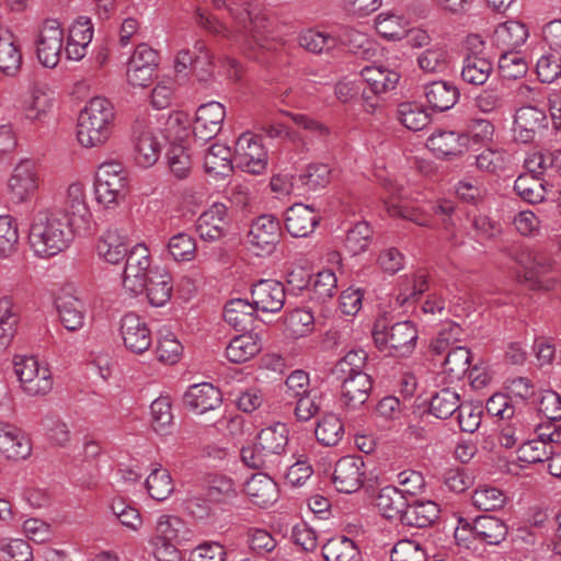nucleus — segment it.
Here are the masks:
<instances>
[{
  "label": "nucleus",
  "mask_w": 561,
  "mask_h": 561,
  "mask_svg": "<svg viewBox=\"0 0 561 561\" xmlns=\"http://www.w3.org/2000/svg\"><path fill=\"white\" fill-rule=\"evenodd\" d=\"M314 434L323 446H336L344 436V426L335 414L329 413L318 422Z\"/></svg>",
  "instance_id": "864d4df0"
},
{
  "label": "nucleus",
  "mask_w": 561,
  "mask_h": 561,
  "mask_svg": "<svg viewBox=\"0 0 561 561\" xmlns=\"http://www.w3.org/2000/svg\"><path fill=\"white\" fill-rule=\"evenodd\" d=\"M280 234L278 219L273 215H262L252 221L247 242L256 255L270 254L279 242Z\"/></svg>",
  "instance_id": "f8f14e48"
},
{
  "label": "nucleus",
  "mask_w": 561,
  "mask_h": 561,
  "mask_svg": "<svg viewBox=\"0 0 561 561\" xmlns=\"http://www.w3.org/2000/svg\"><path fill=\"white\" fill-rule=\"evenodd\" d=\"M424 546L412 539H401L391 549V561H427Z\"/></svg>",
  "instance_id": "338daca9"
},
{
  "label": "nucleus",
  "mask_w": 561,
  "mask_h": 561,
  "mask_svg": "<svg viewBox=\"0 0 561 561\" xmlns=\"http://www.w3.org/2000/svg\"><path fill=\"white\" fill-rule=\"evenodd\" d=\"M147 298L151 306L162 307L172 296L171 276L167 273L151 276L145 287Z\"/></svg>",
  "instance_id": "6e6d98bb"
},
{
  "label": "nucleus",
  "mask_w": 561,
  "mask_h": 561,
  "mask_svg": "<svg viewBox=\"0 0 561 561\" xmlns=\"http://www.w3.org/2000/svg\"><path fill=\"white\" fill-rule=\"evenodd\" d=\"M256 309L245 299L234 298L228 301L224 310L225 321L236 330H245L252 324Z\"/></svg>",
  "instance_id": "c03bdc74"
},
{
  "label": "nucleus",
  "mask_w": 561,
  "mask_h": 561,
  "mask_svg": "<svg viewBox=\"0 0 561 561\" xmlns=\"http://www.w3.org/2000/svg\"><path fill=\"white\" fill-rule=\"evenodd\" d=\"M14 374L22 391L30 397H43L53 389L54 381L49 367L35 356L16 355Z\"/></svg>",
  "instance_id": "6e6552de"
},
{
  "label": "nucleus",
  "mask_w": 561,
  "mask_h": 561,
  "mask_svg": "<svg viewBox=\"0 0 561 561\" xmlns=\"http://www.w3.org/2000/svg\"><path fill=\"white\" fill-rule=\"evenodd\" d=\"M150 412L153 431L161 436L168 435L173 424L170 399L168 397L157 398L150 405Z\"/></svg>",
  "instance_id": "13d9d810"
},
{
  "label": "nucleus",
  "mask_w": 561,
  "mask_h": 561,
  "mask_svg": "<svg viewBox=\"0 0 561 561\" xmlns=\"http://www.w3.org/2000/svg\"><path fill=\"white\" fill-rule=\"evenodd\" d=\"M31 451V440L21 430L0 421V456L19 461L26 459Z\"/></svg>",
  "instance_id": "5701e85b"
},
{
  "label": "nucleus",
  "mask_w": 561,
  "mask_h": 561,
  "mask_svg": "<svg viewBox=\"0 0 561 561\" xmlns=\"http://www.w3.org/2000/svg\"><path fill=\"white\" fill-rule=\"evenodd\" d=\"M549 130V118L543 108L536 104L518 107L513 119L514 139L522 144L541 141Z\"/></svg>",
  "instance_id": "9d476101"
},
{
  "label": "nucleus",
  "mask_w": 561,
  "mask_h": 561,
  "mask_svg": "<svg viewBox=\"0 0 561 561\" xmlns=\"http://www.w3.org/2000/svg\"><path fill=\"white\" fill-rule=\"evenodd\" d=\"M114 122L113 104L105 98H92L78 117V142L84 148L103 146L112 136Z\"/></svg>",
  "instance_id": "f257e3e1"
},
{
  "label": "nucleus",
  "mask_w": 561,
  "mask_h": 561,
  "mask_svg": "<svg viewBox=\"0 0 561 561\" xmlns=\"http://www.w3.org/2000/svg\"><path fill=\"white\" fill-rule=\"evenodd\" d=\"M430 288V275L424 270L403 275L399 283V294L397 300L403 305L410 300L417 299Z\"/></svg>",
  "instance_id": "37998d69"
},
{
  "label": "nucleus",
  "mask_w": 561,
  "mask_h": 561,
  "mask_svg": "<svg viewBox=\"0 0 561 561\" xmlns=\"http://www.w3.org/2000/svg\"><path fill=\"white\" fill-rule=\"evenodd\" d=\"M204 168L208 174L227 176L232 171V152L222 144H213L204 156Z\"/></svg>",
  "instance_id": "a19ab883"
},
{
  "label": "nucleus",
  "mask_w": 561,
  "mask_h": 561,
  "mask_svg": "<svg viewBox=\"0 0 561 561\" xmlns=\"http://www.w3.org/2000/svg\"><path fill=\"white\" fill-rule=\"evenodd\" d=\"M168 141L157 116L144 115L133 125L135 162L141 168H150L159 160Z\"/></svg>",
  "instance_id": "7ed1b4c3"
},
{
  "label": "nucleus",
  "mask_w": 561,
  "mask_h": 561,
  "mask_svg": "<svg viewBox=\"0 0 561 561\" xmlns=\"http://www.w3.org/2000/svg\"><path fill=\"white\" fill-rule=\"evenodd\" d=\"M127 192V171L118 161L101 163L95 173V199L105 208L117 206Z\"/></svg>",
  "instance_id": "0eeeda50"
},
{
  "label": "nucleus",
  "mask_w": 561,
  "mask_h": 561,
  "mask_svg": "<svg viewBox=\"0 0 561 561\" xmlns=\"http://www.w3.org/2000/svg\"><path fill=\"white\" fill-rule=\"evenodd\" d=\"M125 347L135 354H142L152 343L151 331L144 319L134 312L126 313L119 325Z\"/></svg>",
  "instance_id": "f3484780"
},
{
  "label": "nucleus",
  "mask_w": 561,
  "mask_h": 561,
  "mask_svg": "<svg viewBox=\"0 0 561 561\" xmlns=\"http://www.w3.org/2000/svg\"><path fill=\"white\" fill-rule=\"evenodd\" d=\"M332 176V169L327 163L314 162L306 167L299 180L310 191L325 187Z\"/></svg>",
  "instance_id": "69168bd1"
},
{
  "label": "nucleus",
  "mask_w": 561,
  "mask_h": 561,
  "mask_svg": "<svg viewBox=\"0 0 561 561\" xmlns=\"http://www.w3.org/2000/svg\"><path fill=\"white\" fill-rule=\"evenodd\" d=\"M285 325L289 336L299 339L312 332L314 318L309 310L295 309L287 314Z\"/></svg>",
  "instance_id": "e2e57ef3"
},
{
  "label": "nucleus",
  "mask_w": 561,
  "mask_h": 561,
  "mask_svg": "<svg viewBox=\"0 0 561 561\" xmlns=\"http://www.w3.org/2000/svg\"><path fill=\"white\" fill-rule=\"evenodd\" d=\"M506 535L507 526L505 523L493 516H480L473 523L460 518L455 529V539L459 545L466 547H469L470 538L485 545L496 546L506 538Z\"/></svg>",
  "instance_id": "1a4fd4ad"
},
{
  "label": "nucleus",
  "mask_w": 561,
  "mask_h": 561,
  "mask_svg": "<svg viewBox=\"0 0 561 561\" xmlns=\"http://www.w3.org/2000/svg\"><path fill=\"white\" fill-rule=\"evenodd\" d=\"M325 561H362V553L354 540L340 536L331 538L322 547Z\"/></svg>",
  "instance_id": "79ce46f5"
},
{
  "label": "nucleus",
  "mask_w": 561,
  "mask_h": 561,
  "mask_svg": "<svg viewBox=\"0 0 561 561\" xmlns=\"http://www.w3.org/2000/svg\"><path fill=\"white\" fill-rule=\"evenodd\" d=\"M64 45V31L59 21L48 19L41 27L36 43V54L39 62L47 68L58 65Z\"/></svg>",
  "instance_id": "4468645a"
},
{
  "label": "nucleus",
  "mask_w": 561,
  "mask_h": 561,
  "mask_svg": "<svg viewBox=\"0 0 561 561\" xmlns=\"http://www.w3.org/2000/svg\"><path fill=\"white\" fill-rule=\"evenodd\" d=\"M197 251L195 238L186 232H179L170 238L168 252L176 262H191L195 259Z\"/></svg>",
  "instance_id": "4d7b16f0"
},
{
  "label": "nucleus",
  "mask_w": 561,
  "mask_h": 561,
  "mask_svg": "<svg viewBox=\"0 0 561 561\" xmlns=\"http://www.w3.org/2000/svg\"><path fill=\"white\" fill-rule=\"evenodd\" d=\"M171 172L178 179H185L192 169V159L188 149L182 144H172L167 153Z\"/></svg>",
  "instance_id": "774afa93"
},
{
  "label": "nucleus",
  "mask_w": 561,
  "mask_h": 561,
  "mask_svg": "<svg viewBox=\"0 0 561 561\" xmlns=\"http://www.w3.org/2000/svg\"><path fill=\"white\" fill-rule=\"evenodd\" d=\"M127 236L118 228L105 230L96 245L99 255L111 264H117L127 256Z\"/></svg>",
  "instance_id": "2f4dec72"
},
{
  "label": "nucleus",
  "mask_w": 561,
  "mask_h": 561,
  "mask_svg": "<svg viewBox=\"0 0 561 561\" xmlns=\"http://www.w3.org/2000/svg\"><path fill=\"white\" fill-rule=\"evenodd\" d=\"M145 484L149 495L159 502L167 500L175 488L171 473L162 466L151 470Z\"/></svg>",
  "instance_id": "09e8293b"
},
{
  "label": "nucleus",
  "mask_w": 561,
  "mask_h": 561,
  "mask_svg": "<svg viewBox=\"0 0 561 561\" xmlns=\"http://www.w3.org/2000/svg\"><path fill=\"white\" fill-rule=\"evenodd\" d=\"M151 259L149 249L139 243L126 256L123 273V288L131 295L144 293L150 272Z\"/></svg>",
  "instance_id": "9b49d317"
},
{
  "label": "nucleus",
  "mask_w": 561,
  "mask_h": 561,
  "mask_svg": "<svg viewBox=\"0 0 561 561\" xmlns=\"http://www.w3.org/2000/svg\"><path fill=\"white\" fill-rule=\"evenodd\" d=\"M531 425L526 424L520 415H517L505 424L497 436L499 444L504 448L520 446L528 438Z\"/></svg>",
  "instance_id": "3c124183"
},
{
  "label": "nucleus",
  "mask_w": 561,
  "mask_h": 561,
  "mask_svg": "<svg viewBox=\"0 0 561 561\" xmlns=\"http://www.w3.org/2000/svg\"><path fill=\"white\" fill-rule=\"evenodd\" d=\"M225 117L226 110L221 103L211 101L201 105L193 125L195 138L202 141L213 139L220 131Z\"/></svg>",
  "instance_id": "aec40b11"
},
{
  "label": "nucleus",
  "mask_w": 561,
  "mask_h": 561,
  "mask_svg": "<svg viewBox=\"0 0 561 561\" xmlns=\"http://www.w3.org/2000/svg\"><path fill=\"white\" fill-rule=\"evenodd\" d=\"M439 516V507L433 501L409 500L407 510L402 515V524L423 528L432 525Z\"/></svg>",
  "instance_id": "58836bf2"
},
{
  "label": "nucleus",
  "mask_w": 561,
  "mask_h": 561,
  "mask_svg": "<svg viewBox=\"0 0 561 561\" xmlns=\"http://www.w3.org/2000/svg\"><path fill=\"white\" fill-rule=\"evenodd\" d=\"M383 186L389 193V198L385 201V206L391 217L403 218L422 227L430 226L431 219L427 215L401 201V188L394 182L388 180L383 183Z\"/></svg>",
  "instance_id": "393cba45"
},
{
  "label": "nucleus",
  "mask_w": 561,
  "mask_h": 561,
  "mask_svg": "<svg viewBox=\"0 0 561 561\" xmlns=\"http://www.w3.org/2000/svg\"><path fill=\"white\" fill-rule=\"evenodd\" d=\"M298 44L311 54H329L339 46V38L324 30L310 27L299 33Z\"/></svg>",
  "instance_id": "ea45409f"
},
{
  "label": "nucleus",
  "mask_w": 561,
  "mask_h": 561,
  "mask_svg": "<svg viewBox=\"0 0 561 561\" xmlns=\"http://www.w3.org/2000/svg\"><path fill=\"white\" fill-rule=\"evenodd\" d=\"M234 160L242 171L262 174L267 167V151L255 135L245 133L236 141Z\"/></svg>",
  "instance_id": "ddd939ff"
},
{
  "label": "nucleus",
  "mask_w": 561,
  "mask_h": 561,
  "mask_svg": "<svg viewBox=\"0 0 561 561\" xmlns=\"http://www.w3.org/2000/svg\"><path fill=\"white\" fill-rule=\"evenodd\" d=\"M55 305L65 329L75 332L84 325L87 306L79 297L62 293L57 296Z\"/></svg>",
  "instance_id": "bb28decb"
},
{
  "label": "nucleus",
  "mask_w": 561,
  "mask_h": 561,
  "mask_svg": "<svg viewBox=\"0 0 561 561\" xmlns=\"http://www.w3.org/2000/svg\"><path fill=\"white\" fill-rule=\"evenodd\" d=\"M61 209L69 229L78 236H88L93 228V216L88 203L85 184L76 180L62 194Z\"/></svg>",
  "instance_id": "423d86ee"
},
{
  "label": "nucleus",
  "mask_w": 561,
  "mask_h": 561,
  "mask_svg": "<svg viewBox=\"0 0 561 561\" xmlns=\"http://www.w3.org/2000/svg\"><path fill=\"white\" fill-rule=\"evenodd\" d=\"M424 96L433 110L444 112L457 103L459 91L453 83L434 81L424 87Z\"/></svg>",
  "instance_id": "4c0bfd02"
},
{
  "label": "nucleus",
  "mask_w": 561,
  "mask_h": 561,
  "mask_svg": "<svg viewBox=\"0 0 561 561\" xmlns=\"http://www.w3.org/2000/svg\"><path fill=\"white\" fill-rule=\"evenodd\" d=\"M262 350V340L257 333L248 332L234 336L226 347V357L234 364L245 363Z\"/></svg>",
  "instance_id": "72a5a7b5"
},
{
  "label": "nucleus",
  "mask_w": 561,
  "mask_h": 561,
  "mask_svg": "<svg viewBox=\"0 0 561 561\" xmlns=\"http://www.w3.org/2000/svg\"><path fill=\"white\" fill-rule=\"evenodd\" d=\"M493 71V65L489 57L465 56L462 60L461 78L473 85H482Z\"/></svg>",
  "instance_id": "de8ad7c7"
},
{
  "label": "nucleus",
  "mask_w": 561,
  "mask_h": 561,
  "mask_svg": "<svg viewBox=\"0 0 561 561\" xmlns=\"http://www.w3.org/2000/svg\"><path fill=\"white\" fill-rule=\"evenodd\" d=\"M184 404L196 413L203 414L217 409L221 403L219 389L209 382L191 386L184 394Z\"/></svg>",
  "instance_id": "c756f323"
},
{
  "label": "nucleus",
  "mask_w": 561,
  "mask_h": 561,
  "mask_svg": "<svg viewBox=\"0 0 561 561\" xmlns=\"http://www.w3.org/2000/svg\"><path fill=\"white\" fill-rule=\"evenodd\" d=\"M191 535V529L179 516L160 515L156 520L152 537L157 559L159 561H179L180 551L178 547L190 540Z\"/></svg>",
  "instance_id": "20e7f679"
},
{
  "label": "nucleus",
  "mask_w": 561,
  "mask_h": 561,
  "mask_svg": "<svg viewBox=\"0 0 561 561\" xmlns=\"http://www.w3.org/2000/svg\"><path fill=\"white\" fill-rule=\"evenodd\" d=\"M286 299L285 286L276 279H260L251 287V302L256 311L279 312Z\"/></svg>",
  "instance_id": "dca6fc26"
},
{
  "label": "nucleus",
  "mask_w": 561,
  "mask_h": 561,
  "mask_svg": "<svg viewBox=\"0 0 561 561\" xmlns=\"http://www.w3.org/2000/svg\"><path fill=\"white\" fill-rule=\"evenodd\" d=\"M241 459L249 468L266 469L274 473L282 471L280 461H275L267 453L262 450L257 442L253 446L241 449Z\"/></svg>",
  "instance_id": "052dcab7"
},
{
  "label": "nucleus",
  "mask_w": 561,
  "mask_h": 561,
  "mask_svg": "<svg viewBox=\"0 0 561 561\" xmlns=\"http://www.w3.org/2000/svg\"><path fill=\"white\" fill-rule=\"evenodd\" d=\"M528 38L526 25L519 21H506L499 24L494 31V44L504 50H515L525 44Z\"/></svg>",
  "instance_id": "e433bc0d"
},
{
  "label": "nucleus",
  "mask_w": 561,
  "mask_h": 561,
  "mask_svg": "<svg viewBox=\"0 0 561 561\" xmlns=\"http://www.w3.org/2000/svg\"><path fill=\"white\" fill-rule=\"evenodd\" d=\"M373 339L376 347L390 356L403 357L413 352L417 341V330L411 321H400L388 327L385 320L374 324Z\"/></svg>",
  "instance_id": "39448f33"
},
{
  "label": "nucleus",
  "mask_w": 561,
  "mask_h": 561,
  "mask_svg": "<svg viewBox=\"0 0 561 561\" xmlns=\"http://www.w3.org/2000/svg\"><path fill=\"white\" fill-rule=\"evenodd\" d=\"M375 26L383 38L397 41L407 35L409 22L403 15L389 11L377 15Z\"/></svg>",
  "instance_id": "8fccbe9b"
},
{
  "label": "nucleus",
  "mask_w": 561,
  "mask_h": 561,
  "mask_svg": "<svg viewBox=\"0 0 561 561\" xmlns=\"http://www.w3.org/2000/svg\"><path fill=\"white\" fill-rule=\"evenodd\" d=\"M93 38V24L90 19L81 16L69 28L65 54L70 60H81Z\"/></svg>",
  "instance_id": "a878e982"
},
{
  "label": "nucleus",
  "mask_w": 561,
  "mask_h": 561,
  "mask_svg": "<svg viewBox=\"0 0 561 561\" xmlns=\"http://www.w3.org/2000/svg\"><path fill=\"white\" fill-rule=\"evenodd\" d=\"M229 225L227 207L221 203H215L197 218L196 231L205 241H217L227 233Z\"/></svg>",
  "instance_id": "6ab92c4d"
},
{
  "label": "nucleus",
  "mask_w": 561,
  "mask_h": 561,
  "mask_svg": "<svg viewBox=\"0 0 561 561\" xmlns=\"http://www.w3.org/2000/svg\"><path fill=\"white\" fill-rule=\"evenodd\" d=\"M319 216L314 209L304 204H294L285 213V227L295 238L309 236L316 228Z\"/></svg>",
  "instance_id": "c85d7f7f"
},
{
  "label": "nucleus",
  "mask_w": 561,
  "mask_h": 561,
  "mask_svg": "<svg viewBox=\"0 0 561 561\" xmlns=\"http://www.w3.org/2000/svg\"><path fill=\"white\" fill-rule=\"evenodd\" d=\"M506 500L507 497L503 491L491 485H481L471 495L472 505L484 512L501 510L504 507Z\"/></svg>",
  "instance_id": "5fc2aeb1"
},
{
  "label": "nucleus",
  "mask_w": 561,
  "mask_h": 561,
  "mask_svg": "<svg viewBox=\"0 0 561 561\" xmlns=\"http://www.w3.org/2000/svg\"><path fill=\"white\" fill-rule=\"evenodd\" d=\"M459 394L449 388L437 391L430 401V413L437 419H448L456 413L460 407Z\"/></svg>",
  "instance_id": "603ef678"
},
{
  "label": "nucleus",
  "mask_w": 561,
  "mask_h": 561,
  "mask_svg": "<svg viewBox=\"0 0 561 561\" xmlns=\"http://www.w3.org/2000/svg\"><path fill=\"white\" fill-rule=\"evenodd\" d=\"M18 244L16 221L10 215H0V259H8L15 253Z\"/></svg>",
  "instance_id": "bf43d9fd"
},
{
  "label": "nucleus",
  "mask_w": 561,
  "mask_h": 561,
  "mask_svg": "<svg viewBox=\"0 0 561 561\" xmlns=\"http://www.w3.org/2000/svg\"><path fill=\"white\" fill-rule=\"evenodd\" d=\"M72 234L57 214L41 211L34 216L30 227V248L38 257L48 259L66 250Z\"/></svg>",
  "instance_id": "f03ea898"
},
{
  "label": "nucleus",
  "mask_w": 561,
  "mask_h": 561,
  "mask_svg": "<svg viewBox=\"0 0 561 561\" xmlns=\"http://www.w3.org/2000/svg\"><path fill=\"white\" fill-rule=\"evenodd\" d=\"M426 145L437 157L456 158L469 150V135L439 129L428 137Z\"/></svg>",
  "instance_id": "4be33fe9"
},
{
  "label": "nucleus",
  "mask_w": 561,
  "mask_h": 561,
  "mask_svg": "<svg viewBox=\"0 0 561 561\" xmlns=\"http://www.w3.org/2000/svg\"><path fill=\"white\" fill-rule=\"evenodd\" d=\"M364 461L360 457H342L334 467L333 484L339 492L353 493L364 483Z\"/></svg>",
  "instance_id": "a211bd4d"
},
{
  "label": "nucleus",
  "mask_w": 561,
  "mask_h": 561,
  "mask_svg": "<svg viewBox=\"0 0 561 561\" xmlns=\"http://www.w3.org/2000/svg\"><path fill=\"white\" fill-rule=\"evenodd\" d=\"M38 179L33 161H21L9 179L8 187L11 198L16 203L26 201L37 188Z\"/></svg>",
  "instance_id": "b1692460"
},
{
  "label": "nucleus",
  "mask_w": 561,
  "mask_h": 561,
  "mask_svg": "<svg viewBox=\"0 0 561 561\" xmlns=\"http://www.w3.org/2000/svg\"><path fill=\"white\" fill-rule=\"evenodd\" d=\"M341 400L344 407L357 409L368 399L373 381L368 374H357L353 377H341Z\"/></svg>",
  "instance_id": "7c9ffc66"
},
{
  "label": "nucleus",
  "mask_w": 561,
  "mask_h": 561,
  "mask_svg": "<svg viewBox=\"0 0 561 561\" xmlns=\"http://www.w3.org/2000/svg\"><path fill=\"white\" fill-rule=\"evenodd\" d=\"M507 255L520 267L525 280L534 285L540 276L551 272L556 263L546 252L527 247L511 249Z\"/></svg>",
  "instance_id": "2eb2a0df"
},
{
  "label": "nucleus",
  "mask_w": 561,
  "mask_h": 561,
  "mask_svg": "<svg viewBox=\"0 0 561 561\" xmlns=\"http://www.w3.org/2000/svg\"><path fill=\"white\" fill-rule=\"evenodd\" d=\"M551 445L542 439H525L517 449V459L524 463L547 461L551 454Z\"/></svg>",
  "instance_id": "0e129e2a"
},
{
  "label": "nucleus",
  "mask_w": 561,
  "mask_h": 561,
  "mask_svg": "<svg viewBox=\"0 0 561 561\" xmlns=\"http://www.w3.org/2000/svg\"><path fill=\"white\" fill-rule=\"evenodd\" d=\"M55 104L53 91L44 84H35L23 100L21 113L30 123H43L48 117Z\"/></svg>",
  "instance_id": "412c9836"
},
{
  "label": "nucleus",
  "mask_w": 561,
  "mask_h": 561,
  "mask_svg": "<svg viewBox=\"0 0 561 561\" xmlns=\"http://www.w3.org/2000/svg\"><path fill=\"white\" fill-rule=\"evenodd\" d=\"M339 38V45H344L348 50L363 58L374 56L376 47L375 43L367 36V34L352 27H343L340 33L335 35Z\"/></svg>",
  "instance_id": "49530a36"
},
{
  "label": "nucleus",
  "mask_w": 561,
  "mask_h": 561,
  "mask_svg": "<svg viewBox=\"0 0 561 561\" xmlns=\"http://www.w3.org/2000/svg\"><path fill=\"white\" fill-rule=\"evenodd\" d=\"M244 493L253 505L261 508L272 506L278 500V488L265 473L253 474L244 484Z\"/></svg>",
  "instance_id": "cd10ccee"
},
{
  "label": "nucleus",
  "mask_w": 561,
  "mask_h": 561,
  "mask_svg": "<svg viewBox=\"0 0 561 561\" xmlns=\"http://www.w3.org/2000/svg\"><path fill=\"white\" fill-rule=\"evenodd\" d=\"M360 77L375 95L393 90L400 79L397 71L376 65L364 67L360 70Z\"/></svg>",
  "instance_id": "c9c22d12"
},
{
  "label": "nucleus",
  "mask_w": 561,
  "mask_h": 561,
  "mask_svg": "<svg viewBox=\"0 0 561 561\" xmlns=\"http://www.w3.org/2000/svg\"><path fill=\"white\" fill-rule=\"evenodd\" d=\"M259 446L275 461L283 465V454L288 444V428L284 423H275L260 431L257 435Z\"/></svg>",
  "instance_id": "473e14b6"
},
{
  "label": "nucleus",
  "mask_w": 561,
  "mask_h": 561,
  "mask_svg": "<svg viewBox=\"0 0 561 561\" xmlns=\"http://www.w3.org/2000/svg\"><path fill=\"white\" fill-rule=\"evenodd\" d=\"M548 181L536 174H520L514 182V191L527 203L536 204L545 199Z\"/></svg>",
  "instance_id": "a18cd8bd"
},
{
  "label": "nucleus",
  "mask_w": 561,
  "mask_h": 561,
  "mask_svg": "<svg viewBox=\"0 0 561 561\" xmlns=\"http://www.w3.org/2000/svg\"><path fill=\"white\" fill-rule=\"evenodd\" d=\"M409 500L401 489L387 485L379 490L375 504L386 518H399L402 522Z\"/></svg>",
  "instance_id": "f704fd0d"
},
{
  "label": "nucleus",
  "mask_w": 561,
  "mask_h": 561,
  "mask_svg": "<svg viewBox=\"0 0 561 561\" xmlns=\"http://www.w3.org/2000/svg\"><path fill=\"white\" fill-rule=\"evenodd\" d=\"M398 119L412 131L424 129L430 123V115L419 105L412 103H402L398 107Z\"/></svg>",
  "instance_id": "680f3d73"
}]
</instances>
